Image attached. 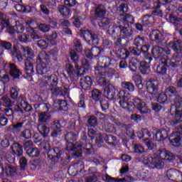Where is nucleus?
Masks as SVG:
<instances>
[{
	"instance_id": "f257e3e1",
	"label": "nucleus",
	"mask_w": 182,
	"mask_h": 182,
	"mask_svg": "<svg viewBox=\"0 0 182 182\" xmlns=\"http://www.w3.org/2000/svg\"><path fill=\"white\" fill-rule=\"evenodd\" d=\"M117 65V61L114 58L109 57H103L100 58L98 65L95 67V77L100 86H107L110 84V81L106 79L112 77L116 74V70H114V66Z\"/></svg>"
},
{
	"instance_id": "f03ea898",
	"label": "nucleus",
	"mask_w": 182,
	"mask_h": 182,
	"mask_svg": "<svg viewBox=\"0 0 182 182\" xmlns=\"http://www.w3.org/2000/svg\"><path fill=\"white\" fill-rule=\"evenodd\" d=\"M165 94L168 97H172L170 114L165 119V123L168 126L178 124L182 122V112H178V109L182 107V97L177 95V90L174 87H168L165 90Z\"/></svg>"
},
{
	"instance_id": "7ed1b4c3",
	"label": "nucleus",
	"mask_w": 182,
	"mask_h": 182,
	"mask_svg": "<svg viewBox=\"0 0 182 182\" xmlns=\"http://www.w3.org/2000/svg\"><path fill=\"white\" fill-rule=\"evenodd\" d=\"M117 97L120 100L119 105L120 107L127 110L128 112H134V109H136L140 112L141 114H146V113H150L151 110L149 109L146 102L141 100L140 98L135 97L132 99L134 102H132V95L126 90H122L120 88L117 89Z\"/></svg>"
},
{
	"instance_id": "20e7f679",
	"label": "nucleus",
	"mask_w": 182,
	"mask_h": 182,
	"mask_svg": "<svg viewBox=\"0 0 182 182\" xmlns=\"http://www.w3.org/2000/svg\"><path fill=\"white\" fill-rule=\"evenodd\" d=\"M174 154L166 149H159L154 155H148L144 157V164L149 168H163L164 161H173Z\"/></svg>"
},
{
	"instance_id": "39448f33",
	"label": "nucleus",
	"mask_w": 182,
	"mask_h": 182,
	"mask_svg": "<svg viewBox=\"0 0 182 182\" xmlns=\"http://www.w3.org/2000/svg\"><path fill=\"white\" fill-rule=\"evenodd\" d=\"M55 56H58V50L55 49L50 50L49 54L43 51L38 54L36 58V72L38 75H46L50 72L49 63L50 62V58H55Z\"/></svg>"
},
{
	"instance_id": "423d86ee",
	"label": "nucleus",
	"mask_w": 182,
	"mask_h": 182,
	"mask_svg": "<svg viewBox=\"0 0 182 182\" xmlns=\"http://www.w3.org/2000/svg\"><path fill=\"white\" fill-rule=\"evenodd\" d=\"M21 50L23 51V55L24 58H26L24 62V70L26 73V75H28L30 77L29 80H32V75L35 73V70L33 68V60L32 58H33V50L32 48L26 46L23 47L21 48Z\"/></svg>"
},
{
	"instance_id": "0eeeda50",
	"label": "nucleus",
	"mask_w": 182,
	"mask_h": 182,
	"mask_svg": "<svg viewBox=\"0 0 182 182\" xmlns=\"http://www.w3.org/2000/svg\"><path fill=\"white\" fill-rule=\"evenodd\" d=\"M40 146L43 150L48 151V158L51 160L53 163H58L59 159H60V155L63 154V151L59 149V148L55 147L53 150H50V144L48 141H43L40 144Z\"/></svg>"
},
{
	"instance_id": "6e6552de",
	"label": "nucleus",
	"mask_w": 182,
	"mask_h": 182,
	"mask_svg": "<svg viewBox=\"0 0 182 182\" xmlns=\"http://www.w3.org/2000/svg\"><path fill=\"white\" fill-rule=\"evenodd\" d=\"M178 54L176 53L173 55L171 60H168V63H162L157 66L156 73L159 76H166L167 75V66H171L172 68H177L180 65V58Z\"/></svg>"
},
{
	"instance_id": "1a4fd4ad",
	"label": "nucleus",
	"mask_w": 182,
	"mask_h": 182,
	"mask_svg": "<svg viewBox=\"0 0 182 182\" xmlns=\"http://www.w3.org/2000/svg\"><path fill=\"white\" fill-rule=\"evenodd\" d=\"M58 83H59V81L58 75L55 74L42 77L41 78H39L37 82L38 86L44 90L46 89L49 90L50 87L58 86Z\"/></svg>"
},
{
	"instance_id": "9d476101",
	"label": "nucleus",
	"mask_w": 182,
	"mask_h": 182,
	"mask_svg": "<svg viewBox=\"0 0 182 182\" xmlns=\"http://www.w3.org/2000/svg\"><path fill=\"white\" fill-rule=\"evenodd\" d=\"M152 55L155 59H158L159 62L162 63H168V56L166 55H170L171 50L168 48H164L160 46H155L152 48Z\"/></svg>"
},
{
	"instance_id": "9b49d317",
	"label": "nucleus",
	"mask_w": 182,
	"mask_h": 182,
	"mask_svg": "<svg viewBox=\"0 0 182 182\" xmlns=\"http://www.w3.org/2000/svg\"><path fill=\"white\" fill-rule=\"evenodd\" d=\"M116 31H120V37L123 39H129L133 33L132 27H130L129 23H123L119 26H113V28L109 29V33L112 34L115 33Z\"/></svg>"
},
{
	"instance_id": "f8f14e48",
	"label": "nucleus",
	"mask_w": 182,
	"mask_h": 182,
	"mask_svg": "<svg viewBox=\"0 0 182 182\" xmlns=\"http://www.w3.org/2000/svg\"><path fill=\"white\" fill-rule=\"evenodd\" d=\"M6 26V31H9V33H22L25 31V28L27 32L32 31V24L29 23H18L13 26L11 23H5Z\"/></svg>"
},
{
	"instance_id": "ddd939ff",
	"label": "nucleus",
	"mask_w": 182,
	"mask_h": 182,
	"mask_svg": "<svg viewBox=\"0 0 182 182\" xmlns=\"http://www.w3.org/2000/svg\"><path fill=\"white\" fill-rule=\"evenodd\" d=\"M159 85L160 83L157 80H149L146 82V92L150 97V100L157 97Z\"/></svg>"
},
{
	"instance_id": "4468645a",
	"label": "nucleus",
	"mask_w": 182,
	"mask_h": 182,
	"mask_svg": "<svg viewBox=\"0 0 182 182\" xmlns=\"http://www.w3.org/2000/svg\"><path fill=\"white\" fill-rule=\"evenodd\" d=\"M65 70L72 82H76L77 78L83 75L79 68V65H75V68L73 65H72V64H66Z\"/></svg>"
},
{
	"instance_id": "2eb2a0df",
	"label": "nucleus",
	"mask_w": 182,
	"mask_h": 182,
	"mask_svg": "<svg viewBox=\"0 0 182 182\" xmlns=\"http://www.w3.org/2000/svg\"><path fill=\"white\" fill-rule=\"evenodd\" d=\"M65 140L67 141L66 143V150L68 151H76V149H77V143L76 142V140H77V135L73 132H69L65 135Z\"/></svg>"
},
{
	"instance_id": "dca6fc26",
	"label": "nucleus",
	"mask_w": 182,
	"mask_h": 182,
	"mask_svg": "<svg viewBox=\"0 0 182 182\" xmlns=\"http://www.w3.org/2000/svg\"><path fill=\"white\" fill-rule=\"evenodd\" d=\"M96 116H101L100 120L102 124V130L107 133H116V127L111 123L107 122V116L102 114V112H97Z\"/></svg>"
},
{
	"instance_id": "f3484780",
	"label": "nucleus",
	"mask_w": 182,
	"mask_h": 182,
	"mask_svg": "<svg viewBox=\"0 0 182 182\" xmlns=\"http://www.w3.org/2000/svg\"><path fill=\"white\" fill-rule=\"evenodd\" d=\"M31 35L27 34H20L18 35V41L20 42H23V43H26L28 42H31L32 39L33 41H36L37 39H40L41 35H39V32L38 31V28H32V30H30Z\"/></svg>"
},
{
	"instance_id": "a211bd4d",
	"label": "nucleus",
	"mask_w": 182,
	"mask_h": 182,
	"mask_svg": "<svg viewBox=\"0 0 182 182\" xmlns=\"http://www.w3.org/2000/svg\"><path fill=\"white\" fill-rule=\"evenodd\" d=\"M93 151V146L90 144H83V143H77L75 153L73 154L75 157H81L82 153L85 154H91Z\"/></svg>"
},
{
	"instance_id": "6ab92c4d",
	"label": "nucleus",
	"mask_w": 182,
	"mask_h": 182,
	"mask_svg": "<svg viewBox=\"0 0 182 182\" xmlns=\"http://www.w3.org/2000/svg\"><path fill=\"white\" fill-rule=\"evenodd\" d=\"M102 53H103V49L99 47H93L91 50L85 51V55L88 59L98 58L97 66H99V63H100V58H107V56L102 55Z\"/></svg>"
},
{
	"instance_id": "aec40b11",
	"label": "nucleus",
	"mask_w": 182,
	"mask_h": 182,
	"mask_svg": "<svg viewBox=\"0 0 182 182\" xmlns=\"http://www.w3.org/2000/svg\"><path fill=\"white\" fill-rule=\"evenodd\" d=\"M80 35L81 38H83L89 43L96 45L98 43L97 36L89 30L81 29Z\"/></svg>"
},
{
	"instance_id": "412c9836",
	"label": "nucleus",
	"mask_w": 182,
	"mask_h": 182,
	"mask_svg": "<svg viewBox=\"0 0 182 182\" xmlns=\"http://www.w3.org/2000/svg\"><path fill=\"white\" fill-rule=\"evenodd\" d=\"M52 96H60L65 97V99L69 97V86H63L61 87H50L49 88Z\"/></svg>"
},
{
	"instance_id": "4be33fe9",
	"label": "nucleus",
	"mask_w": 182,
	"mask_h": 182,
	"mask_svg": "<svg viewBox=\"0 0 182 182\" xmlns=\"http://www.w3.org/2000/svg\"><path fill=\"white\" fill-rule=\"evenodd\" d=\"M15 110H16V112H20V113H23V110L24 112H31V110H32V107L26 102L25 98L21 95L18 99Z\"/></svg>"
},
{
	"instance_id": "5701e85b",
	"label": "nucleus",
	"mask_w": 182,
	"mask_h": 182,
	"mask_svg": "<svg viewBox=\"0 0 182 182\" xmlns=\"http://www.w3.org/2000/svg\"><path fill=\"white\" fill-rule=\"evenodd\" d=\"M130 53L135 56H139V55H140V50L134 47H130L129 51L126 48H122L119 51V56H121L122 59H127V58L130 56Z\"/></svg>"
},
{
	"instance_id": "b1692460",
	"label": "nucleus",
	"mask_w": 182,
	"mask_h": 182,
	"mask_svg": "<svg viewBox=\"0 0 182 182\" xmlns=\"http://www.w3.org/2000/svg\"><path fill=\"white\" fill-rule=\"evenodd\" d=\"M167 49H173L175 52H182V42L181 40L174 38L166 45Z\"/></svg>"
},
{
	"instance_id": "393cba45",
	"label": "nucleus",
	"mask_w": 182,
	"mask_h": 182,
	"mask_svg": "<svg viewBox=\"0 0 182 182\" xmlns=\"http://www.w3.org/2000/svg\"><path fill=\"white\" fill-rule=\"evenodd\" d=\"M170 137H174L173 139L170 138L169 141L172 146L174 147H178V146H181V139H182V134L175 132H173Z\"/></svg>"
},
{
	"instance_id": "a878e982",
	"label": "nucleus",
	"mask_w": 182,
	"mask_h": 182,
	"mask_svg": "<svg viewBox=\"0 0 182 182\" xmlns=\"http://www.w3.org/2000/svg\"><path fill=\"white\" fill-rule=\"evenodd\" d=\"M153 60L151 57H148L146 60L139 63V70L142 75H146L150 70V63Z\"/></svg>"
},
{
	"instance_id": "bb28decb",
	"label": "nucleus",
	"mask_w": 182,
	"mask_h": 182,
	"mask_svg": "<svg viewBox=\"0 0 182 182\" xmlns=\"http://www.w3.org/2000/svg\"><path fill=\"white\" fill-rule=\"evenodd\" d=\"M116 91H117V89L115 88L113 85L109 84L105 88L104 93L107 99L112 100V99H114V96H116Z\"/></svg>"
},
{
	"instance_id": "cd10ccee",
	"label": "nucleus",
	"mask_w": 182,
	"mask_h": 182,
	"mask_svg": "<svg viewBox=\"0 0 182 182\" xmlns=\"http://www.w3.org/2000/svg\"><path fill=\"white\" fill-rule=\"evenodd\" d=\"M167 137H168V131L162 129L156 132L154 139L156 141H163V140H165Z\"/></svg>"
},
{
	"instance_id": "c85d7f7f",
	"label": "nucleus",
	"mask_w": 182,
	"mask_h": 182,
	"mask_svg": "<svg viewBox=\"0 0 182 182\" xmlns=\"http://www.w3.org/2000/svg\"><path fill=\"white\" fill-rule=\"evenodd\" d=\"M9 68H10V76L13 77L14 79H19V77L21 75H22V72L18 68L15 64L10 63L9 64Z\"/></svg>"
},
{
	"instance_id": "c756f323",
	"label": "nucleus",
	"mask_w": 182,
	"mask_h": 182,
	"mask_svg": "<svg viewBox=\"0 0 182 182\" xmlns=\"http://www.w3.org/2000/svg\"><path fill=\"white\" fill-rule=\"evenodd\" d=\"M80 84L84 90H89L92 86V78L89 76L82 77L80 79Z\"/></svg>"
},
{
	"instance_id": "7c9ffc66",
	"label": "nucleus",
	"mask_w": 182,
	"mask_h": 182,
	"mask_svg": "<svg viewBox=\"0 0 182 182\" xmlns=\"http://www.w3.org/2000/svg\"><path fill=\"white\" fill-rule=\"evenodd\" d=\"M107 12V10H106V7L102 4H100L97 6L95 9V18H105Z\"/></svg>"
},
{
	"instance_id": "2f4dec72",
	"label": "nucleus",
	"mask_w": 182,
	"mask_h": 182,
	"mask_svg": "<svg viewBox=\"0 0 182 182\" xmlns=\"http://www.w3.org/2000/svg\"><path fill=\"white\" fill-rule=\"evenodd\" d=\"M58 11L64 18H70V16L72 15V10L65 5L58 6Z\"/></svg>"
},
{
	"instance_id": "473e14b6",
	"label": "nucleus",
	"mask_w": 182,
	"mask_h": 182,
	"mask_svg": "<svg viewBox=\"0 0 182 182\" xmlns=\"http://www.w3.org/2000/svg\"><path fill=\"white\" fill-rule=\"evenodd\" d=\"M149 38L151 41H154V42H161L163 40V34L159 30H153L149 33Z\"/></svg>"
},
{
	"instance_id": "72a5a7b5",
	"label": "nucleus",
	"mask_w": 182,
	"mask_h": 182,
	"mask_svg": "<svg viewBox=\"0 0 182 182\" xmlns=\"http://www.w3.org/2000/svg\"><path fill=\"white\" fill-rule=\"evenodd\" d=\"M16 11L21 12L22 14H29L32 11V7L31 6H23L22 4H17L14 6Z\"/></svg>"
},
{
	"instance_id": "f704fd0d",
	"label": "nucleus",
	"mask_w": 182,
	"mask_h": 182,
	"mask_svg": "<svg viewBox=\"0 0 182 182\" xmlns=\"http://www.w3.org/2000/svg\"><path fill=\"white\" fill-rule=\"evenodd\" d=\"M11 150L14 156L17 157H21L23 154V150L22 149V146L18 143H15L11 146Z\"/></svg>"
},
{
	"instance_id": "c9c22d12",
	"label": "nucleus",
	"mask_w": 182,
	"mask_h": 182,
	"mask_svg": "<svg viewBox=\"0 0 182 182\" xmlns=\"http://www.w3.org/2000/svg\"><path fill=\"white\" fill-rule=\"evenodd\" d=\"M134 44L135 46L141 48V50L144 49H146L145 50H149L147 46H146V43H144V38L140 36H138L134 39Z\"/></svg>"
},
{
	"instance_id": "e433bc0d",
	"label": "nucleus",
	"mask_w": 182,
	"mask_h": 182,
	"mask_svg": "<svg viewBox=\"0 0 182 182\" xmlns=\"http://www.w3.org/2000/svg\"><path fill=\"white\" fill-rule=\"evenodd\" d=\"M38 130L44 138L48 137L49 133H50V129L45 124H38Z\"/></svg>"
},
{
	"instance_id": "4c0bfd02",
	"label": "nucleus",
	"mask_w": 182,
	"mask_h": 182,
	"mask_svg": "<svg viewBox=\"0 0 182 182\" xmlns=\"http://www.w3.org/2000/svg\"><path fill=\"white\" fill-rule=\"evenodd\" d=\"M139 65H140V61L136 58H132L129 61V69L131 72H137Z\"/></svg>"
},
{
	"instance_id": "58836bf2",
	"label": "nucleus",
	"mask_w": 182,
	"mask_h": 182,
	"mask_svg": "<svg viewBox=\"0 0 182 182\" xmlns=\"http://www.w3.org/2000/svg\"><path fill=\"white\" fill-rule=\"evenodd\" d=\"M55 105H56V107H58L59 110L66 112L69 109V105L66 100H63L55 101Z\"/></svg>"
},
{
	"instance_id": "ea45409f",
	"label": "nucleus",
	"mask_w": 182,
	"mask_h": 182,
	"mask_svg": "<svg viewBox=\"0 0 182 182\" xmlns=\"http://www.w3.org/2000/svg\"><path fill=\"white\" fill-rule=\"evenodd\" d=\"M48 120H50V114L49 112H42L38 114V121L41 123H46Z\"/></svg>"
},
{
	"instance_id": "a19ab883",
	"label": "nucleus",
	"mask_w": 182,
	"mask_h": 182,
	"mask_svg": "<svg viewBox=\"0 0 182 182\" xmlns=\"http://www.w3.org/2000/svg\"><path fill=\"white\" fill-rule=\"evenodd\" d=\"M82 68H80V70L82 73V75H86L87 72H89V69H90V65H89V62L85 58H82L81 60Z\"/></svg>"
},
{
	"instance_id": "79ce46f5",
	"label": "nucleus",
	"mask_w": 182,
	"mask_h": 182,
	"mask_svg": "<svg viewBox=\"0 0 182 182\" xmlns=\"http://www.w3.org/2000/svg\"><path fill=\"white\" fill-rule=\"evenodd\" d=\"M59 34L56 32H53L51 34L47 36L48 41L51 45H56L59 42Z\"/></svg>"
},
{
	"instance_id": "37998d69",
	"label": "nucleus",
	"mask_w": 182,
	"mask_h": 182,
	"mask_svg": "<svg viewBox=\"0 0 182 182\" xmlns=\"http://www.w3.org/2000/svg\"><path fill=\"white\" fill-rule=\"evenodd\" d=\"M119 19L121 22H126L127 23H134V18L130 14L123 15L120 14Z\"/></svg>"
},
{
	"instance_id": "c03bdc74",
	"label": "nucleus",
	"mask_w": 182,
	"mask_h": 182,
	"mask_svg": "<svg viewBox=\"0 0 182 182\" xmlns=\"http://www.w3.org/2000/svg\"><path fill=\"white\" fill-rule=\"evenodd\" d=\"M134 82H135L136 86L138 89H143V80L141 79V76L139 75H135L132 77Z\"/></svg>"
},
{
	"instance_id": "a18cd8bd",
	"label": "nucleus",
	"mask_w": 182,
	"mask_h": 182,
	"mask_svg": "<svg viewBox=\"0 0 182 182\" xmlns=\"http://www.w3.org/2000/svg\"><path fill=\"white\" fill-rule=\"evenodd\" d=\"M53 126L57 129V130H60L62 127H67V129H69L68 123H66V121L65 120H55L53 122Z\"/></svg>"
},
{
	"instance_id": "49530a36",
	"label": "nucleus",
	"mask_w": 182,
	"mask_h": 182,
	"mask_svg": "<svg viewBox=\"0 0 182 182\" xmlns=\"http://www.w3.org/2000/svg\"><path fill=\"white\" fill-rule=\"evenodd\" d=\"M26 154L29 157H39L41 151L37 148H29L27 149Z\"/></svg>"
},
{
	"instance_id": "de8ad7c7",
	"label": "nucleus",
	"mask_w": 182,
	"mask_h": 182,
	"mask_svg": "<svg viewBox=\"0 0 182 182\" xmlns=\"http://www.w3.org/2000/svg\"><path fill=\"white\" fill-rule=\"evenodd\" d=\"M12 48V44L9 42L0 41V56L4 53V49H6L7 50Z\"/></svg>"
},
{
	"instance_id": "09e8293b",
	"label": "nucleus",
	"mask_w": 182,
	"mask_h": 182,
	"mask_svg": "<svg viewBox=\"0 0 182 182\" xmlns=\"http://www.w3.org/2000/svg\"><path fill=\"white\" fill-rule=\"evenodd\" d=\"M121 86L123 89L129 90V92H133L134 90V85L130 82L123 81L121 83Z\"/></svg>"
},
{
	"instance_id": "8fccbe9b",
	"label": "nucleus",
	"mask_w": 182,
	"mask_h": 182,
	"mask_svg": "<svg viewBox=\"0 0 182 182\" xmlns=\"http://www.w3.org/2000/svg\"><path fill=\"white\" fill-rule=\"evenodd\" d=\"M151 14L155 16H163V10L160 9V5L159 4H154V9L151 11Z\"/></svg>"
},
{
	"instance_id": "3c124183",
	"label": "nucleus",
	"mask_w": 182,
	"mask_h": 182,
	"mask_svg": "<svg viewBox=\"0 0 182 182\" xmlns=\"http://www.w3.org/2000/svg\"><path fill=\"white\" fill-rule=\"evenodd\" d=\"M73 168H76V170H79L80 171H82V169L85 168V165H83V163L82 161L75 163L69 167L68 168L69 173H70L72 170H73Z\"/></svg>"
},
{
	"instance_id": "603ef678",
	"label": "nucleus",
	"mask_w": 182,
	"mask_h": 182,
	"mask_svg": "<svg viewBox=\"0 0 182 182\" xmlns=\"http://www.w3.org/2000/svg\"><path fill=\"white\" fill-rule=\"evenodd\" d=\"M133 151L134 153H136V154H143L145 151L144 146L140 144H136L134 145Z\"/></svg>"
},
{
	"instance_id": "864d4df0",
	"label": "nucleus",
	"mask_w": 182,
	"mask_h": 182,
	"mask_svg": "<svg viewBox=\"0 0 182 182\" xmlns=\"http://www.w3.org/2000/svg\"><path fill=\"white\" fill-rule=\"evenodd\" d=\"M70 57L71 60H73V63H75V65H77V63H79V55H77V53H76V51L75 50H71L70 52Z\"/></svg>"
},
{
	"instance_id": "5fc2aeb1",
	"label": "nucleus",
	"mask_w": 182,
	"mask_h": 182,
	"mask_svg": "<svg viewBox=\"0 0 182 182\" xmlns=\"http://www.w3.org/2000/svg\"><path fill=\"white\" fill-rule=\"evenodd\" d=\"M145 134H147V136H149V137H151V132H149V129H147L142 128L141 131H139L137 132V136H138L139 139H143V137H144Z\"/></svg>"
},
{
	"instance_id": "6e6d98bb",
	"label": "nucleus",
	"mask_w": 182,
	"mask_h": 182,
	"mask_svg": "<svg viewBox=\"0 0 182 182\" xmlns=\"http://www.w3.org/2000/svg\"><path fill=\"white\" fill-rule=\"evenodd\" d=\"M20 137H23V139H31L32 137V132H31L29 129H25L20 134Z\"/></svg>"
},
{
	"instance_id": "4d7b16f0",
	"label": "nucleus",
	"mask_w": 182,
	"mask_h": 182,
	"mask_svg": "<svg viewBox=\"0 0 182 182\" xmlns=\"http://www.w3.org/2000/svg\"><path fill=\"white\" fill-rule=\"evenodd\" d=\"M104 139L110 146H114V142L117 140L116 136H114L113 135H106Z\"/></svg>"
},
{
	"instance_id": "13d9d810",
	"label": "nucleus",
	"mask_w": 182,
	"mask_h": 182,
	"mask_svg": "<svg viewBox=\"0 0 182 182\" xmlns=\"http://www.w3.org/2000/svg\"><path fill=\"white\" fill-rule=\"evenodd\" d=\"M87 124L90 127H96L97 126V118L95 116H91L88 118Z\"/></svg>"
},
{
	"instance_id": "bf43d9fd",
	"label": "nucleus",
	"mask_w": 182,
	"mask_h": 182,
	"mask_svg": "<svg viewBox=\"0 0 182 182\" xmlns=\"http://www.w3.org/2000/svg\"><path fill=\"white\" fill-rule=\"evenodd\" d=\"M0 21H1V23H11V22H13L11 21V18L8 16L6 14L2 13L0 11Z\"/></svg>"
},
{
	"instance_id": "052dcab7",
	"label": "nucleus",
	"mask_w": 182,
	"mask_h": 182,
	"mask_svg": "<svg viewBox=\"0 0 182 182\" xmlns=\"http://www.w3.org/2000/svg\"><path fill=\"white\" fill-rule=\"evenodd\" d=\"M173 174V178H172V181H181L182 182V173L178 170L175 169Z\"/></svg>"
},
{
	"instance_id": "680f3d73",
	"label": "nucleus",
	"mask_w": 182,
	"mask_h": 182,
	"mask_svg": "<svg viewBox=\"0 0 182 182\" xmlns=\"http://www.w3.org/2000/svg\"><path fill=\"white\" fill-rule=\"evenodd\" d=\"M37 29H39L41 32H49L50 31V25L46 23H41L38 25Z\"/></svg>"
},
{
	"instance_id": "e2e57ef3",
	"label": "nucleus",
	"mask_w": 182,
	"mask_h": 182,
	"mask_svg": "<svg viewBox=\"0 0 182 182\" xmlns=\"http://www.w3.org/2000/svg\"><path fill=\"white\" fill-rule=\"evenodd\" d=\"M169 19L171 23L173 22V23H174L176 22L177 23H182V17L181 16H176L173 14H170Z\"/></svg>"
},
{
	"instance_id": "0e129e2a",
	"label": "nucleus",
	"mask_w": 182,
	"mask_h": 182,
	"mask_svg": "<svg viewBox=\"0 0 182 182\" xmlns=\"http://www.w3.org/2000/svg\"><path fill=\"white\" fill-rule=\"evenodd\" d=\"M92 96L94 100H99L102 97V91L95 89L92 92Z\"/></svg>"
},
{
	"instance_id": "69168bd1",
	"label": "nucleus",
	"mask_w": 182,
	"mask_h": 182,
	"mask_svg": "<svg viewBox=\"0 0 182 182\" xmlns=\"http://www.w3.org/2000/svg\"><path fill=\"white\" fill-rule=\"evenodd\" d=\"M79 97L80 101L77 103L78 107H81L82 109H86V104L85 103V94L81 93Z\"/></svg>"
},
{
	"instance_id": "338daca9",
	"label": "nucleus",
	"mask_w": 182,
	"mask_h": 182,
	"mask_svg": "<svg viewBox=\"0 0 182 182\" xmlns=\"http://www.w3.org/2000/svg\"><path fill=\"white\" fill-rule=\"evenodd\" d=\"M143 143L146 145L149 150H153L156 147V145H154L153 141H151L150 139H144Z\"/></svg>"
},
{
	"instance_id": "774afa93",
	"label": "nucleus",
	"mask_w": 182,
	"mask_h": 182,
	"mask_svg": "<svg viewBox=\"0 0 182 182\" xmlns=\"http://www.w3.org/2000/svg\"><path fill=\"white\" fill-rule=\"evenodd\" d=\"M102 112H107L109 109V101L102 100L100 102Z\"/></svg>"
}]
</instances>
